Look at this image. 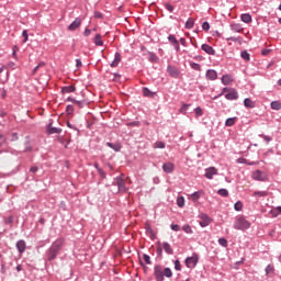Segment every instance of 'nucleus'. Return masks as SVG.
Returning <instances> with one entry per match:
<instances>
[{
    "instance_id": "a19ab883",
    "label": "nucleus",
    "mask_w": 281,
    "mask_h": 281,
    "mask_svg": "<svg viewBox=\"0 0 281 281\" xmlns=\"http://www.w3.org/2000/svg\"><path fill=\"white\" fill-rule=\"evenodd\" d=\"M259 137H261L267 144L272 142V137L270 135L259 134Z\"/></svg>"
},
{
    "instance_id": "f704fd0d",
    "label": "nucleus",
    "mask_w": 281,
    "mask_h": 281,
    "mask_svg": "<svg viewBox=\"0 0 281 281\" xmlns=\"http://www.w3.org/2000/svg\"><path fill=\"white\" fill-rule=\"evenodd\" d=\"M190 68L196 71H201V64H195V61H190Z\"/></svg>"
},
{
    "instance_id": "09e8293b",
    "label": "nucleus",
    "mask_w": 281,
    "mask_h": 281,
    "mask_svg": "<svg viewBox=\"0 0 281 281\" xmlns=\"http://www.w3.org/2000/svg\"><path fill=\"white\" fill-rule=\"evenodd\" d=\"M41 67H45V61H41L35 68L33 69V75H35Z\"/></svg>"
},
{
    "instance_id": "0eeeda50",
    "label": "nucleus",
    "mask_w": 281,
    "mask_h": 281,
    "mask_svg": "<svg viewBox=\"0 0 281 281\" xmlns=\"http://www.w3.org/2000/svg\"><path fill=\"white\" fill-rule=\"evenodd\" d=\"M199 218V224L201 227H206L212 222L211 217L205 213H200Z\"/></svg>"
},
{
    "instance_id": "6ab92c4d",
    "label": "nucleus",
    "mask_w": 281,
    "mask_h": 281,
    "mask_svg": "<svg viewBox=\"0 0 281 281\" xmlns=\"http://www.w3.org/2000/svg\"><path fill=\"white\" fill-rule=\"evenodd\" d=\"M81 25V20L79 18H77L69 26L68 30H70V32H75V30H78V27H80Z\"/></svg>"
},
{
    "instance_id": "20e7f679",
    "label": "nucleus",
    "mask_w": 281,
    "mask_h": 281,
    "mask_svg": "<svg viewBox=\"0 0 281 281\" xmlns=\"http://www.w3.org/2000/svg\"><path fill=\"white\" fill-rule=\"evenodd\" d=\"M113 186H117L119 192H123V193L127 192L126 181H124L122 177H116L115 182H113Z\"/></svg>"
},
{
    "instance_id": "bf43d9fd",
    "label": "nucleus",
    "mask_w": 281,
    "mask_h": 281,
    "mask_svg": "<svg viewBox=\"0 0 281 281\" xmlns=\"http://www.w3.org/2000/svg\"><path fill=\"white\" fill-rule=\"evenodd\" d=\"M66 111H67V113L70 115V114L74 113L75 109H74L72 105H67Z\"/></svg>"
},
{
    "instance_id": "680f3d73",
    "label": "nucleus",
    "mask_w": 281,
    "mask_h": 281,
    "mask_svg": "<svg viewBox=\"0 0 281 281\" xmlns=\"http://www.w3.org/2000/svg\"><path fill=\"white\" fill-rule=\"evenodd\" d=\"M75 104H76V106H78L79 109H82L85 102H83V101H78V100H76Z\"/></svg>"
},
{
    "instance_id": "f8f14e48",
    "label": "nucleus",
    "mask_w": 281,
    "mask_h": 281,
    "mask_svg": "<svg viewBox=\"0 0 281 281\" xmlns=\"http://www.w3.org/2000/svg\"><path fill=\"white\" fill-rule=\"evenodd\" d=\"M122 61V54H120V52H116L114 54V59L112 60V63L110 64V66L112 68H116L120 66V63Z\"/></svg>"
},
{
    "instance_id": "0e129e2a",
    "label": "nucleus",
    "mask_w": 281,
    "mask_h": 281,
    "mask_svg": "<svg viewBox=\"0 0 281 281\" xmlns=\"http://www.w3.org/2000/svg\"><path fill=\"white\" fill-rule=\"evenodd\" d=\"M76 65H77L78 68L82 67V61H81L80 58L76 59Z\"/></svg>"
},
{
    "instance_id": "6e6d98bb",
    "label": "nucleus",
    "mask_w": 281,
    "mask_h": 281,
    "mask_svg": "<svg viewBox=\"0 0 281 281\" xmlns=\"http://www.w3.org/2000/svg\"><path fill=\"white\" fill-rule=\"evenodd\" d=\"M19 139L18 133L13 132L11 133V142H16Z\"/></svg>"
},
{
    "instance_id": "bb28decb",
    "label": "nucleus",
    "mask_w": 281,
    "mask_h": 281,
    "mask_svg": "<svg viewBox=\"0 0 281 281\" xmlns=\"http://www.w3.org/2000/svg\"><path fill=\"white\" fill-rule=\"evenodd\" d=\"M270 106H271V109H272L273 111H280V109H281V103H280V101H272L271 104H270Z\"/></svg>"
},
{
    "instance_id": "dca6fc26",
    "label": "nucleus",
    "mask_w": 281,
    "mask_h": 281,
    "mask_svg": "<svg viewBox=\"0 0 281 281\" xmlns=\"http://www.w3.org/2000/svg\"><path fill=\"white\" fill-rule=\"evenodd\" d=\"M215 175H217V169L215 167H210V168L205 169V175L204 176L207 179H212L213 176H215Z\"/></svg>"
},
{
    "instance_id": "8fccbe9b",
    "label": "nucleus",
    "mask_w": 281,
    "mask_h": 281,
    "mask_svg": "<svg viewBox=\"0 0 281 281\" xmlns=\"http://www.w3.org/2000/svg\"><path fill=\"white\" fill-rule=\"evenodd\" d=\"M170 229L173 232H180V226L179 224H170Z\"/></svg>"
},
{
    "instance_id": "e2e57ef3",
    "label": "nucleus",
    "mask_w": 281,
    "mask_h": 281,
    "mask_svg": "<svg viewBox=\"0 0 281 281\" xmlns=\"http://www.w3.org/2000/svg\"><path fill=\"white\" fill-rule=\"evenodd\" d=\"M179 43L183 46V47H187V40L184 37H181L179 40Z\"/></svg>"
},
{
    "instance_id": "72a5a7b5",
    "label": "nucleus",
    "mask_w": 281,
    "mask_h": 281,
    "mask_svg": "<svg viewBox=\"0 0 281 281\" xmlns=\"http://www.w3.org/2000/svg\"><path fill=\"white\" fill-rule=\"evenodd\" d=\"M271 214L273 217L281 215V206H277L276 209L271 210Z\"/></svg>"
},
{
    "instance_id": "864d4df0",
    "label": "nucleus",
    "mask_w": 281,
    "mask_h": 281,
    "mask_svg": "<svg viewBox=\"0 0 281 281\" xmlns=\"http://www.w3.org/2000/svg\"><path fill=\"white\" fill-rule=\"evenodd\" d=\"M102 179H106V172L101 168L97 170Z\"/></svg>"
},
{
    "instance_id": "603ef678",
    "label": "nucleus",
    "mask_w": 281,
    "mask_h": 281,
    "mask_svg": "<svg viewBox=\"0 0 281 281\" xmlns=\"http://www.w3.org/2000/svg\"><path fill=\"white\" fill-rule=\"evenodd\" d=\"M165 9L169 12H173L175 11V7L171 5L170 3H165Z\"/></svg>"
},
{
    "instance_id": "2eb2a0df",
    "label": "nucleus",
    "mask_w": 281,
    "mask_h": 281,
    "mask_svg": "<svg viewBox=\"0 0 281 281\" xmlns=\"http://www.w3.org/2000/svg\"><path fill=\"white\" fill-rule=\"evenodd\" d=\"M201 49L206 53L207 55L214 56L215 55V50L212 46H210L209 44H202Z\"/></svg>"
},
{
    "instance_id": "c85d7f7f",
    "label": "nucleus",
    "mask_w": 281,
    "mask_h": 281,
    "mask_svg": "<svg viewBox=\"0 0 281 281\" xmlns=\"http://www.w3.org/2000/svg\"><path fill=\"white\" fill-rule=\"evenodd\" d=\"M75 91H76V87H74V86L64 87L61 89L63 93H71V92H75Z\"/></svg>"
},
{
    "instance_id": "a18cd8bd",
    "label": "nucleus",
    "mask_w": 281,
    "mask_h": 281,
    "mask_svg": "<svg viewBox=\"0 0 281 281\" xmlns=\"http://www.w3.org/2000/svg\"><path fill=\"white\" fill-rule=\"evenodd\" d=\"M143 94L145 97H153L154 95V93L148 88L143 89Z\"/></svg>"
},
{
    "instance_id": "13d9d810",
    "label": "nucleus",
    "mask_w": 281,
    "mask_h": 281,
    "mask_svg": "<svg viewBox=\"0 0 281 281\" xmlns=\"http://www.w3.org/2000/svg\"><path fill=\"white\" fill-rule=\"evenodd\" d=\"M93 16H94L95 19H103V13H101V12H99V11H94Z\"/></svg>"
},
{
    "instance_id": "aec40b11",
    "label": "nucleus",
    "mask_w": 281,
    "mask_h": 281,
    "mask_svg": "<svg viewBox=\"0 0 281 281\" xmlns=\"http://www.w3.org/2000/svg\"><path fill=\"white\" fill-rule=\"evenodd\" d=\"M106 146L110 147L111 149H113L116 153L122 150V145L120 143L114 144V143H111V142H106Z\"/></svg>"
},
{
    "instance_id": "ea45409f",
    "label": "nucleus",
    "mask_w": 281,
    "mask_h": 281,
    "mask_svg": "<svg viewBox=\"0 0 281 281\" xmlns=\"http://www.w3.org/2000/svg\"><path fill=\"white\" fill-rule=\"evenodd\" d=\"M268 193L266 191H255L254 196L266 198Z\"/></svg>"
},
{
    "instance_id": "f3484780",
    "label": "nucleus",
    "mask_w": 281,
    "mask_h": 281,
    "mask_svg": "<svg viewBox=\"0 0 281 281\" xmlns=\"http://www.w3.org/2000/svg\"><path fill=\"white\" fill-rule=\"evenodd\" d=\"M221 81L224 86H229L234 82V78L231 75L226 74L222 77Z\"/></svg>"
},
{
    "instance_id": "7ed1b4c3",
    "label": "nucleus",
    "mask_w": 281,
    "mask_h": 281,
    "mask_svg": "<svg viewBox=\"0 0 281 281\" xmlns=\"http://www.w3.org/2000/svg\"><path fill=\"white\" fill-rule=\"evenodd\" d=\"M166 72L168 74L169 77L173 79L179 78L181 75L180 68H177V66H171V64H168Z\"/></svg>"
},
{
    "instance_id": "3c124183",
    "label": "nucleus",
    "mask_w": 281,
    "mask_h": 281,
    "mask_svg": "<svg viewBox=\"0 0 281 281\" xmlns=\"http://www.w3.org/2000/svg\"><path fill=\"white\" fill-rule=\"evenodd\" d=\"M218 244H220L221 246H223V247H227V246H228V243H227V240H226L225 238H220V239H218Z\"/></svg>"
},
{
    "instance_id": "4d7b16f0",
    "label": "nucleus",
    "mask_w": 281,
    "mask_h": 281,
    "mask_svg": "<svg viewBox=\"0 0 281 281\" xmlns=\"http://www.w3.org/2000/svg\"><path fill=\"white\" fill-rule=\"evenodd\" d=\"M32 147H31V145H30V142H25V148H24V151L25 153H29V151H32Z\"/></svg>"
},
{
    "instance_id": "5701e85b",
    "label": "nucleus",
    "mask_w": 281,
    "mask_h": 281,
    "mask_svg": "<svg viewBox=\"0 0 281 281\" xmlns=\"http://www.w3.org/2000/svg\"><path fill=\"white\" fill-rule=\"evenodd\" d=\"M240 19H241V21H243L244 23H246V24H249V23L252 22V16H251L250 13H244V14H241Z\"/></svg>"
},
{
    "instance_id": "de8ad7c7",
    "label": "nucleus",
    "mask_w": 281,
    "mask_h": 281,
    "mask_svg": "<svg viewBox=\"0 0 281 281\" xmlns=\"http://www.w3.org/2000/svg\"><path fill=\"white\" fill-rule=\"evenodd\" d=\"M175 269H176V271H181L182 265H181L180 260L175 261Z\"/></svg>"
},
{
    "instance_id": "58836bf2",
    "label": "nucleus",
    "mask_w": 281,
    "mask_h": 281,
    "mask_svg": "<svg viewBox=\"0 0 281 281\" xmlns=\"http://www.w3.org/2000/svg\"><path fill=\"white\" fill-rule=\"evenodd\" d=\"M164 272V277L167 278V279H170L172 278V271L170 268H165V271Z\"/></svg>"
},
{
    "instance_id": "cd10ccee",
    "label": "nucleus",
    "mask_w": 281,
    "mask_h": 281,
    "mask_svg": "<svg viewBox=\"0 0 281 281\" xmlns=\"http://www.w3.org/2000/svg\"><path fill=\"white\" fill-rule=\"evenodd\" d=\"M61 130L58 128V127H52V126H48L47 128V133L53 135V134H60Z\"/></svg>"
},
{
    "instance_id": "79ce46f5",
    "label": "nucleus",
    "mask_w": 281,
    "mask_h": 281,
    "mask_svg": "<svg viewBox=\"0 0 281 281\" xmlns=\"http://www.w3.org/2000/svg\"><path fill=\"white\" fill-rule=\"evenodd\" d=\"M231 27L236 33H240L241 32V25L240 24H232Z\"/></svg>"
},
{
    "instance_id": "393cba45",
    "label": "nucleus",
    "mask_w": 281,
    "mask_h": 281,
    "mask_svg": "<svg viewBox=\"0 0 281 281\" xmlns=\"http://www.w3.org/2000/svg\"><path fill=\"white\" fill-rule=\"evenodd\" d=\"M148 60L150 63H158L159 57L154 52H148Z\"/></svg>"
},
{
    "instance_id": "338daca9",
    "label": "nucleus",
    "mask_w": 281,
    "mask_h": 281,
    "mask_svg": "<svg viewBox=\"0 0 281 281\" xmlns=\"http://www.w3.org/2000/svg\"><path fill=\"white\" fill-rule=\"evenodd\" d=\"M229 41H232V42L236 43V42L238 41V38H237V37L232 36V37H228V38H227V42H229Z\"/></svg>"
},
{
    "instance_id": "b1692460",
    "label": "nucleus",
    "mask_w": 281,
    "mask_h": 281,
    "mask_svg": "<svg viewBox=\"0 0 281 281\" xmlns=\"http://www.w3.org/2000/svg\"><path fill=\"white\" fill-rule=\"evenodd\" d=\"M162 249H165V252L167 255H173V249H172L171 245L168 244L167 241L162 243Z\"/></svg>"
},
{
    "instance_id": "c9c22d12",
    "label": "nucleus",
    "mask_w": 281,
    "mask_h": 281,
    "mask_svg": "<svg viewBox=\"0 0 281 281\" xmlns=\"http://www.w3.org/2000/svg\"><path fill=\"white\" fill-rule=\"evenodd\" d=\"M241 59L244 61H250V54L247 50H241Z\"/></svg>"
},
{
    "instance_id": "473e14b6",
    "label": "nucleus",
    "mask_w": 281,
    "mask_h": 281,
    "mask_svg": "<svg viewBox=\"0 0 281 281\" xmlns=\"http://www.w3.org/2000/svg\"><path fill=\"white\" fill-rule=\"evenodd\" d=\"M194 27V20L193 19H188L186 22V29L187 30H193Z\"/></svg>"
},
{
    "instance_id": "e433bc0d",
    "label": "nucleus",
    "mask_w": 281,
    "mask_h": 281,
    "mask_svg": "<svg viewBox=\"0 0 281 281\" xmlns=\"http://www.w3.org/2000/svg\"><path fill=\"white\" fill-rule=\"evenodd\" d=\"M154 147L158 148V149H165L166 148V143L162 142V140H158V142L155 143Z\"/></svg>"
},
{
    "instance_id": "a878e982",
    "label": "nucleus",
    "mask_w": 281,
    "mask_h": 281,
    "mask_svg": "<svg viewBox=\"0 0 281 281\" xmlns=\"http://www.w3.org/2000/svg\"><path fill=\"white\" fill-rule=\"evenodd\" d=\"M177 206L180 207V209L186 206V199H184V196L177 198Z\"/></svg>"
},
{
    "instance_id": "37998d69",
    "label": "nucleus",
    "mask_w": 281,
    "mask_h": 281,
    "mask_svg": "<svg viewBox=\"0 0 281 281\" xmlns=\"http://www.w3.org/2000/svg\"><path fill=\"white\" fill-rule=\"evenodd\" d=\"M194 113L196 117H201L203 115V109H201L200 106L194 109Z\"/></svg>"
},
{
    "instance_id": "39448f33",
    "label": "nucleus",
    "mask_w": 281,
    "mask_h": 281,
    "mask_svg": "<svg viewBox=\"0 0 281 281\" xmlns=\"http://www.w3.org/2000/svg\"><path fill=\"white\" fill-rule=\"evenodd\" d=\"M167 41L168 43L173 47V49L179 53L180 52V43L179 41L177 40L176 35L175 34H169L167 36Z\"/></svg>"
},
{
    "instance_id": "5fc2aeb1",
    "label": "nucleus",
    "mask_w": 281,
    "mask_h": 281,
    "mask_svg": "<svg viewBox=\"0 0 281 281\" xmlns=\"http://www.w3.org/2000/svg\"><path fill=\"white\" fill-rule=\"evenodd\" d=\"M202 30H204V32H209V30H210V24H209V22H203V24H202Z\"/></svg>"
},
{
    "instance_id": "4c0bfd02",
    "label": "nucleus",
    "mask_w": 281,
    "mask_h": 281,
    "mask_svg": "<svg viewBox=\"0 0 281 281\" xmlns=\"http://www.w3.org/2000/svg\"><path fill=\"white\" fill-rule=\"evenodd\" d=\"M217 194H218L220 196H222V198H227V196L229 195V192H228V190H226V189H220V190L217 191Z\"/></svg>"
},
{
    "instance_id": "ddd939ff",
    "label": "nucleus",
    "mask_w": 281,
    "mask_h": 281,
    "mask_svg": "<svg viewBox=\"0 0 281 281\" xmlns=\"http://www.w3.org/2000/svg\"><path fill=\"white\" fill-rule=\"evenodd\" d=\"M205 194V192L203 190H199V191H195L193 192L192 194H190V200L193 202V203H196L199 202V199L201 196H203Z\"/></svg>"
},
{
    "instance_id": "f03ea898",
    "label": "nucleus",
    "mask_w": 281,
    "mask_h": 281,
    "mask_svg": "<svg viewBox=\"0 0 281 281\" xmlns=\"http://www.w3.org/2000/svg\"><path fill=\"white\" fill-rule=\"evenodd\" d=\"M251 226L250 222L245 216H237L234 228L237 231H246Z\"/></svg>"
},
{
    "instance_id": "052dcab7",
    "label": "nucleus",
    "mask_w": 281,
    "mask_h": 281,
    "mask_svg": "<svg viewBox=\"0 0 281 281\" xmlns=\"http://www.w3.org/2000/svg\"><path fill=\"white\" fill-rule=\"evenodd\" d=\"M144 260L146 262V265H151V260H150V257L148 255H144Z\"/></svg>"
},
{
    "instance_id": "412c9836",
    "label": "nucleus",
    "mask_w": 281,
    "mask_h": 281,
    "mask_svg": "<svg viewBox=\"0 0 281 281\" xmlns=\"http://www.w3.org/2000/svg\"><path fill=\"white\" fill-rule=\"evenodd\" d=\"M244 106L245 109H255L256 103L250 98H246L244 99Z\"/></svg>"
},
{
    "instance_id": "9d476101",
    "label": "nucleus",
    "mask_w": 281,
    "mask_h": 281,
    "mask_svg": "<svg viewBox=\"0 0 281 281\" xmlns=\"http://www.w3.org/2000/svg\"><path fill=\"white\" fill-rule=\"evenodd\" d=\"M15 248H16V250H18V252H19L20 255H23V254L26 251V249H27L26 241H25V240H19V241H16Z\"/></svg>"
},
{
    "instance_id": "423d86ee",
    "label": "nucleus",
    "mask_w": 281,
    "mask_h": 281,
    "mask_svg": "<svg viewBox=\"0 0 281 281\" xmlns=\"http://www.w3.org/2000/svg\"><path fill=\"white\" fill-rule=\"evenodd\" d=\"M199 263V256H192V257H188L186 259V267H188V269H195L196 265Z\"/></svg>"
},
{
    "instance_id": "4be33fe9",
    "label": "nucleus",
    "mask_w": 281,
    "mask_h": 281,
    "mask_svg": "<svg viewBox=\"0 0 281 281\" xmlns=\"http://www.w3.org/2000/svg\"><path fill=\"white\" fill-rule=\"evenodd\" d=\"M93 43L98 47H102L104 45V42H103L102 36L100 34H95Z\"/></svg>"
},
{
    "instance_id": "4468645a",
    "label": "nucleus",
    "mask_w": 281,
    "mask_h": 281,
    "mask_svg": "<svg viewBox=\"0 0 281 281\" xmlns=\"http://www.w3.org/2000/svg\"><path fill=\"white\" fill-rule=\"evenodd\" d=\"M155 278H156L157 281H164L165 280L164 270L161 269L160 266L155 267Z\"/></svg>"
},
{
    "instance_id": "9b49d317",
    "label": "nucleus",
    "mask_w": 281,
    "mask_h": 281,
    "mask_svg": "<svg viewBox=\"0 0 281 281\" xmlns=\"http://www.w3.org/2000/svg\"><path fill=\"white\" fill-rule=\"evenodd\" d=\"M205 78L206 80L215 81L218 78V76H217V72L213 70V68H209L205 74Z\"/></svg>"
},
{
    "instance_id": "6e6552de",
    "label": "nucleus",
    "mask_w": 281,
    "mask_h": 281,
    "mask_svg": "<svg viewBox=\"0 0 281 281\" xmlns=\"http://www.w3.org/2000/svg\"><path fill=\"white\" fill-rule=\"evenodd\" d=\"M251 178L256 181H265L267 180V175L261 170H256L251 173Z\"/></svg>"
},
{
    "instance_id": "774afa93",
    "label": "nucleus",
    "mask_w": 281,
    "mask_h": 281,
    "mask_svg": "<svg viewBox=\"0 0 281 281\" xmlns=\"http://www.w3.org/2000/svg\"><path fill=\"white\" fill-rule=\"evenodd\" d=\"M231 88H223V90H222V92L220 93V95H223L225 92L226 93H228V90H229Z\"/></svg>"
},
{
    "instance_id": "1a4fd4ad",
    "label": "nucleus",
    "mask_w": 281,
    "mask_h": 281,
    "mask_svg": "<svg viewBox=\"0 0 281 281\" xmlns=\"http://www.w3.org/2000/svg\"><path fill=\"white\" fill-rule=\"evenodd\" d=\"M225 98L229 101L237 100L239 98L238 91L234 88H229L228 92L225 94Z\"/></svg>"
},
{
    "instance_id": "2f4dec72",
    "label": "nucleus",
    "mask_w": 281,
    "mask_h": 281,
    "mask_svg": "<svg viewBox=\"0 0 281 281\" xmlns=\"http://www.w3.org/2000/svg\"><path fill=\"white\" fill-rule=\"evenodd\" d=\"M182 231L186 233V234H193V229H192V226H190V224H184L182 226Z\"/></svg>"
},
{
    "instance_id": "c03bdc74",
    "label": "nucleus",
    "mask_w": 281,
    "mask_h": 281,
    "mask_svg": "<svg viewBox=\"0 0 281 281\" xmlns=\"http://www.w3.org/2000/svg\"><path fill=\"white\" fill-rule=\"evenodd\" d=\"M235 211L241 212L243 211V203L240 201H237L235 203Z\"/></svg>"
},
{
    "instance_id": "f257e3e1",
    "label": "nucleus",
    "mask_w": 281,
    "mask_h": 281,
    "mask_svg": "<svg viewBox=\"0 0 281 281\" xmlns=\"http://www.w3.org/2000/svg\"><path fill=\"white\" fill-rule=\"evenodd\" d=\"M65 240L63 238L57 239L52 244V246L46 250V259L48 261H53L56 259L59 254L61 247L64 246Z\"/></svg>"
},
{
    "instance_id": "7c9ffc66",
    "label": "nucleus",
    "mask_w": 281,
    "mask_h": 281,
    "mask_svg": "<svg viewBox=\"0 0 281 281\" xmlns=\"http://www.w3.org/2000/svg\"><path fill=\"white\" fill-rule=\"evenodd\" d=\"M274 271H276V268H274L273 265H268V266L266 267V269H265L266 276H269V274H271V273H274Z\"/></svg>"
},
{
    "instance_id": "69168bd1",
    "label": "nucleus",
    "mask_w": 281,
    "mask_h": 281,
    "mask_svg": "<svg viewBox=\"0 0 281 281\" xmlns=\"http://www.w3.org/2000/svg\"><path fill=\"white\" fill-rule=\"evenodd\" d=\"M30 171L32 173H36L38 171V167H32V168H30Z\"/></svg>"
},
{
    "instance_id": "c756f323",
    "label": "nucleus",
    "mask_w": 281,
    "mask_h": 281,
    "mask_svg": "<svg viewBox=\"0 0 281 281\" xmlns=\"http://www.w3.org/2000/svg\"><path fill=\"white\" fill-rule=\"evenodd\" d=\"M236 117H228L227 120H226V122H225V126H227V127H232V126H234L235 125V123H236Z\"/></svg>"
},
{
    "instance_id": "49530a36",
    "label": "nucleus",
    "mask_w": 281,
    "mask_h": 281,
    "mask_svg": "<svg viewBox=\"0 0 281 281\" xmlns=\"http://www.w3.org/2000/svg\"><path fill=\"white\" fill-rule=\"evenodd\" d=\"M22 37L24 38L23 43H27L29 42V32L26 30H23Z\"/></svg>"
},
{
    "instance_id": "a211bd4d",
    "label": "nucleus",
    "mask_w": 281,
    "mask_h": 281,
    "mask_svg": "<svg viewBox=\"0 0 281 281\" xmlns=\"http://www.w3.org/2000/svg\"><path fill=\"white\" fill-rule=\"evenodd\" d=\"M162 171L166 173H172L175 171V165L172 162H166L162 165Z\"/></svg>"
}]
</instances>
